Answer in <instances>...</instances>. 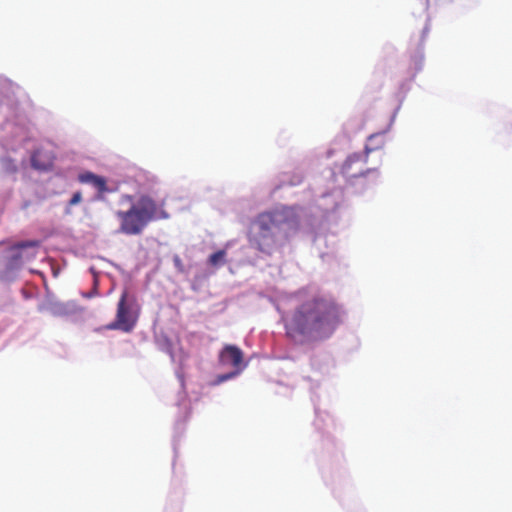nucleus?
Returning a JSON list of instances; mask_svg holds the SVG:
<instances>
[{
    "mask_svg": "<svg viewBox=\"0 0 512 512\" xmlns=\"http://www.w3.org/2000/svg\"><path fill=\"white\" fill-rule=\"evenodd\" d=\"M342 313L341 306L329 295L317 293L301 297L284 319L286 335L298 344L324 340L335 331Z\"/></svg>",
    "mask_w": 512,
    "mask_h": 512,
    "instance_id": "1",
    "label": "nucleus"
},
{
    "mask_svg": "<svg viewBox=\"0 0 512 512\" xmlns=\"http://www.w3.org/2000/svg\"><path fill=\"white\" fill-rule=\"evenodd\" d=\"M299 226L300 216L294 207L262 212L251 223L248 235L250 246L260 253L271 255L290 240Z\"/></svg>",
    "mask_w": 512,
    "mask_h": 512,
    "instance_id": "2",
    "label": "nucleus"
},
{
    "mask_svg": "<svg viewBox=\"0 0 512 512\" xmlns=\"http://www.w3.org/2000/svg\"><path fill=\"white\" fill-rule=\"evenodd\" d=\"M120 204L130 205L127 210H118L115 213L120 220L121 232L127 235H138L142 233L149 222L169 217L163 209V205L159 206L155 200L147 195H142L134 202L133 196L124 194L120 198Z\"/></svg>",
    "mask_w": 512,
    "mask_h": 512,
    "instance_id": "3",
    "label": "nucleus"
},
{
    "mask_svg": "<svg viewBox=\"0 0 512 512\" xmlns=\"http://www.w3.org/2000/svg\"><path fill=\"white\" fill-rule=\"evenodd\" d=\"M138 317L139 306L135 296L131 295L127 290H124L117 304L115 321L111 323L108 328L127 333L131 332L136 326Z\"/></svg>",
    "mask_w": 512,
    "mask_h": 512,
    "instance_id": "4",
    "label": "nucleus"
},
{
    "mask_svg": "<svg viewBox=\"0 0 512 512\" xmlns=\"http://www.w3.org/2000/svg\"><path fill=\"white\" fill-rule=\"evenodd\" d=\"M371 151H373V148L366 145L364 153H353L349 155L342 164L341 173L348 178L365 176L371 171L370 169H363V166L368 162V156Z\"/></svg>",
    "mask_w": 512,
    "mask_h": 512,
    "instance_id": "5",
    "label": "nucleus"
},
{
    "mask_svg": "<svg viewBox=\"0 0 512 512\" xmlns=\"http://www.w3.org/2000/svg\"><path fill=\"white\" fill-rule=\"evenodd\" d=\"M38 241H23L12 247V255L8 261L9 269L18 268L24 260H31L35 257V252H27V249L38 247Z\"/></svg>",
    "mask_w": 512,
    "mask_h": 512,
    "instance_id": "6",
    "label": "nucleus"
},
{
    "mask_svg": "<svg viewBox=\"0 0 512 512\" xmlns=\"http://www.w3.org/2000/svg\"><path fill=\"white\" fill-rule=\"evenodd\" d=\"M244 355L242 350L235 345H225L220 352L219 361L223 365H230L241 372L245 365L243 364Z\"/></svg>",
    "mask_w": 512,
    "mask_h": 512,
    "instance_id": "7",
    "label": "nucleus"
},
{
    "mask_svg": "<svg viewBox=\"0 0 512 512\" xmlns=\"http://www.w3.org/2000/svg\"><path fill=\"white\" fill-rule=\"evenodd\" d=\"M78 181L82 184H90L97 189L100 194L108 191L107 181L104 177L94 174L90 171L81 172L78 175Z\"/></svg>",
    "mask_w": 512,
    "mask_h": 512,
    "instance_id": "8",
    "label": "nucleus"
},
{
    "mask_svg": "<svg viewBox=\"0 0 512 512\" xmlns=\"http://www.w3.org/2000/svg\"><path fill=\"white\" fill-rule=\"evenodd\" d=\"M226 257V251L225 250H219L212 255H210L208 259V263L213 267H218L220 265H223L225 262Z\"/></svg>",
    "mask_w": 512,
    "mask_h": 512,
    "instance_id": "9",
    "label": "nucleus"
},
{
    "mask_svg": "<svg viewBox=\"0 0 512 512\" xmlns=\"http://www.w3.org/2000/svg\"><path fill=\"white\" fill-rule=\"evenodd\" d=\"M41 152L39 150L35 151L31 156L32 165L37 169L46 170L51 166V161L41 162L40 160Z\"/></svg>",
    "mask_w": 512,
    "mask_h": 512,
    "instance_id": "10",
    "label": "nucleus"
},
{
    "mask_svg": "<svg viewBox=\"0 0 512 512\" xmlns=\"http://www.w3.org/2000/svg\"><path fill=\"white\" fill-rule=\"evenodd\" d=\"M81 200H82V194H81V192L77 191L73 194V196L69 200V205L70 206L77 205L81 202Z\"/></svg>",
    "mask_w": 512,
    "mask_h": 512,
    "instance_id": "11",
    "label": "nucleus"
},
{
    "mask_svg": "<svg viewBox=\"0 0 512 512\" xmlns=\"http://www.w3.org/2000/svg\"><path fill=\"white\" fill-rule=\"evenodd\" d=\"M239 372H237V370H235L234 372H231V373H228V374H224V375H221L219 377V380L222 382V381H226L232 377H234L235 375H237Z\"/></svg>",
    "mask_w": 512,
    "mask_h": 512,
    "instance_id": "12",
    "label": "nucleus"
},
{
    "mask_svg": "<svg viewBox=\"0 0 512 512\" xmlns=\"http://www.w3.org/2000/svg\"><path fill=\"white\" fill-rule=\"evenodd\" d=\"M379 134H373L369 137V141L373 140L374 138L378 137Z\"/></svg>",
    "mask_w": 512,
    "mask_h": 512,
    "instance_id": "13",
    "label": "nucleus"
},
{
    "mask_svg": "<svg viewBox=\"0 0 512 512\" xmlns=\"http://www.w3.org/2000/svg\"><path fill=\"white\" fill-rule=\"evenodd\" d=\"M175 262L177 263V265H180V260L178 257H176Z\"/></svg>",
    "mask_w": 512,
    "mask_h": 512,
    "instance_id": "14",
    "label": "nucleus"
}]
</instances>
